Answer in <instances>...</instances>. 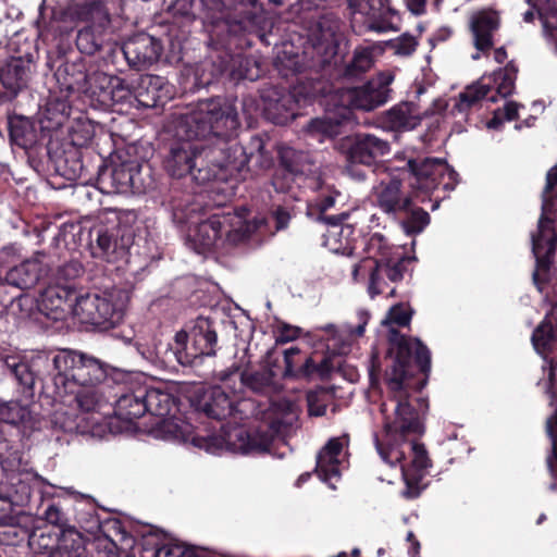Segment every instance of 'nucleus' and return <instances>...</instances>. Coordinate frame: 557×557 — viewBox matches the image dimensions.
Returning <instances> with one entry per match:
<instances>
[{
    "label": "nucleus",
    "instance_id": "nucleus-1",
    "mask_svg": "<svg viewBox=\"0 0 557 557\" xmlns=\"http://www.w3.org/2000/svg\"><path fill=\"white\" fill-rule=\"evenodd\" d=\"M239 126L235 104L224 98L200 101L180 117L163 165L173 177H190L205 184L244 178L249 157L243 146L207 147L205 141L224 143Z\"/></svg>",
    "mask_w": 557,
    "mask_h": 557
},
{
    "label": "nucleus",
    "instance_id": "nucleus-2",
    "mask_svg": "<svg viewBox=\"0 0 557 557\" xmlns=\"http://www.w3.org/2000/svg\"><path fill=\"white\" fill-rule=\"evenodd\" d=\"M389 342L397 347L396 356L386 370L387 388L395 403V418L389 421L386 417L383 433L375 435V447L385 463L391 467L400 465L406 484L403 495L416 498L425 486L422 481L431 467V460L422 444L405 440L408 434H420L423 431L408 401L411 392L408 366L411 350H414L422 371L430 368L431 358L429 349L420 341L407 339L396 330H391Z\"/></svg>",
    "mask_w": 557,
    "mask_h": 557
},
{
    "label": "nucleus",
    "instance_id": "nucleus-3",
    "mask_svg": "<svg viewBox=\"0 0 557 557\" xmlns=\"http://www.w3.org/2000/svg\"><path fill=\"white\" fill-rule=\"evenodd\" d=\"M394 76L381 74L377 79L369 81L359 87L343 88L332 96L333 109L327 110L323 117L311 120L307 132L318 141L338 134V127L352 117V109L372 111L385 104L389 98V84Z\"/></svg>",
    "mask_w": 557,
    "mask_h": 557
},
{
    "label": "nucleus",
    "instance_id": "nucleus-4",
    "mask_svg": "<svg viewBox=\"0 0 557 557\" xmlns=\"http://www.w3.org/2000/svg\"><path fill=\"white\" fill-rule=\"evenodd\" d=\"M53 398L62 399L79 386H100L108 376L109 366L100 359L72 349H61L52 358Z\"/></svg>",
    "mask_w": 557,
    "mask_h": 557
},
{
    "label": "nucleus",
    "instance_id": "nucleus-5",
    "mask_svg": "<svg viewBox=\"0 0 557 557\" xmlns=\"http://www.w3.org/2000/svg\"><path fill=\"white\" fill-rule=\"evenodd\" d=\"M245 210L228 211L213 214L209 219L189 226L187 244L198 253L213 249L223 240L237 245L247 239L257 228L256 221H249L244 214Z\"/></svg>",
    "mask_w": 557,
    "mask_h": 557
},
{
    "label": "nucleus",
    "instance_id": "nucleus-6",
    "mask_svg": "<svg viewBox=\"0 0 557 557\" xmlns=\"http://www.w3.org/2000/svg\"><path fill=\"white\" fill-rule=\"evenodd\" d=\"M164 429L172 434L174 440L184 443L190 442L194 446L203 448L211 454H216L223 448L242 454L263 453L270 445L269 436L251 434L242 426L230 429L222 426V434L207 437L193 435L191 426L184 422L180 424L166 421Z\"/></svg>",
    "mask_w": 557,
    "mask_h": 557
},
{
    "label": "nucleus",
    "instance_id": "nucleus-7",
    "mask_svg": "<svg viewBox=\"0 0 557 557\" xmlns=\"http://www.w3.org/2000/svg\"><path fill=\"white\" fill-rule=\"evenodd\" d=\"M128 301L129 295L123 289L86 294L76 299L73 312L82 322L107 330L123 320Z\"/></svg>",
    "mask_w": 557,
    "mask_h": 557
},
{
    "label": "nucleus",
    "instance_id": "nucleus-8",
    "mask_svg": "<svg viewBox=\"0 0 557 557\" xmlns=\"http://www.w3.org/2000/svg\"><path fill=\"white\" fill-rule=\"evenodd\" d=\"M557 164L546 174V184L542 195L543 214L539 220L537 232L532 234V252L536 259L537 269L534 273V281L541 271L548 267L550 257L557 248V230L547 214L554 209V199L557 197Z\"/></svg>",
    "mask_w": 557,
    "mask_h": 557
},
{
    "label": "nucleus",
    "instance_id": "nucleus-9",
    "mask_svg": "<svg viewBox=\"0 0 557 557\" xmlns=\"http://www.w3.org/2000/svg\"><path fill=\"white\" fill-rule=\"evenodd\" d=\"M404 259H387L385 252L377 258H366L354 265L351 275L354 281L359 282L368 277V294L371 298L388 290V296L396 295L395 287L389 288L391 283H397L404 278Z\"/></svg>",
    "mask_w": 557,
    "mask_h": 557
},
{
    "label": "nucleus",
    "instance_id": "nucleus-10",
    "mask_svg": "<svg viewBox=\"0 0 557 557\" xmlns=\"http://www.w3.org/2000/svg\"><path fill=\"white\" fill-rule=\"evenodd\" d=\"M408 168L412 175V194L421 202L429 200L431 193L438 186L442 185L445 190H453L458 183V174L438 158L409 160Z\"/></svg>",
    "mask_w": 557,
    "mask_h": 557
},
{
    "label": "nucleus",
    "instance_id": "nucleus-11",
    "mask_svg": "<svg viewBox=\"0 0 557 557\" xmlns=\"http://www.w3.org/2000/svg\"><path fill=\"white\" fill-rule=\"evenodd\" d=\"M251 407L249 400H237L235 395L230 396L222 386L209 388L200 404V409L212 419L222 420L232 417L235 422L247 418Z\"/></svg>",
    "mask_w": 557,
    "mask_h": 557
},
{
    "label": "nucleus",
    "instance_id": "nucleus-12",
    "mask_svg": "<svg viewBox=\"0 0 557 557\" xmlns=\"http://www.w3.org/2000/svg\"><path fill=\"white\" fill-rule=\"evenodd\" d=\"M21 457L17 451L12 459L1 461L4 479L0 480V499L14 506H24L30 499L32 490L25 475L18 471Z\"/></svg>",
    "mask_w": 557,
    "mask_h": 557
},
{
    "label": "nucleus",
    "instance_id": "nucleus-13",
    "mask_svg": "<svg viewBox=\"0 0 557 557\" xmlns=\"http://www.w3.org/2000/svg\"><path fill=\"white\" fill-rule=\"evenodd\" d=\"M358 323L352 325L351 323H345L341 329H337L334 324H325L323 326L315 327L314 332H322L325 334L320 337L326 341V347L333 354L344 355L350 349V346L355 341L362 337L366 332V326L370 320V314L366 310H359L357 312ZM319 336V334H317Z\"/></svg>",
    "mask_w": 557,
    "mask_h": 557
},
{
    "label": "nucleus",
    "instance_id": "nucleus-14",
    "mask_svg": "<svg viewBox=\"0 0 557 557\" xmlns=\"http://www.w3.org/2000/svg\"><path fill=\"white\" fill-rule=\"evenodd\" d=\"M499 27L500 16L495 10L483 9L471 14L469 28L472 35V44L476 49V52L471 55L472 60H479L491 51Z\"/></svg>",
    "mask_w": 557,
    "mask_h": 557
},
{
    "label": "nucleus",
    "instance_id": "nucleus-15",
    "mask_svg": "<svg viewBox=\"0 0 557 557\" xmlns=\"http://www.w3.org/2000/svg\"><path fill=\"white\" fill-rule=\"evenodd\" d=\"M389 152V144L372 134H357L348 150V160L351 163L347 166L348 173L363 180L364 174L356 171L354 164L371 165L377 158L384 157Z\"/></svg>",
    "mask_w": 557,
    "mask_h": 557
},
{
    "label": "nucleus",
    "instance_id": "nucleus-16",
    "mask_svg": "<svg viewBox=\"0 0 557 557\" xmlns=\"http://www.w3.org/2000/svg\"><path fill=\"white\" fill-rule=\"evenodd\" d=\"M348 445L347 436L333 437L324 445L317 456L315 473L331 488L341 478V465L345 459L344 448Z\"/></svg>",
    "mask_w": 557,
    "mask_h": 557
},
{
    "label": "nucleus",
    "instance_id": "nucleus-17",
    "mask_svg": "<svg viewBox=\"0 0 557 557\" xmlns=\"http://www.w3.org/2000/svg\"><path fill=\"white\" fill-rule=\"evenodd\" d=\"M162 52L158 39L147 34L129 38L123 46V53L128 64L137 70L147 69L156 63Z\"/></svg>",
    "mask_w": 557,
    "mask_h": 557
},
{
    "label": "nucleus",
    "instance_id": "nucleus-18",
    "mask_svg": "<svg viewBox=\"0 0 557 557\" xmlns=\"http://www.w3.org/2000/svg\"><path fill=\"white\" fill-rule=\"evenodd\" d=\"M249 364L250 359L247 357V350H244L243 356L240 357L239 362L237 364H234L228 370L221 372V381L227 382L231 375L242 371V384L250 388L252 392L270 396L280 391L281 385L275 382L274 375L271 371H261L255 373H246L245 371H243Z\"/></svg>",
    "mask_w": 557,
    "mask_h": 557
},
{
    "label": "nucleus",
    "instance_id": "nucleus-19",
    "mask_svg": "<svg viewBox=\"0 0 557 557\" xmlns=\"http://www.w3.org/2000/svg\"><path fill=\"white\" fill-rule=\"evenodd\" d=\"M557 335V301L552 306L549 312L546 314L544 321L534 330L532 335V343L539 354L543 356L546 364L548 366V384L547 389L550 388L554 370L556 364L554 358H549V351L555 344V336Z\"/></svg>",
    "mask_w": 557,
    "mask_h": 557
},
{
    "label": "nucleus",
    "instance_id": "nucleus-20",
    "mask_svg": "<svg viewBox=\"0 0 557 557\" xmlns=\"http://www.w3.org/2000/svg\"><path fill=\"white\" fill-rule=\"evenodd\" d=\"M190 345L186 347V362L190 358L215 354L216 333L207 318L199 317L189 330Z\"/></svg>",
    "mask_w": 557,
    "mask_h": 557
},
{
    "label": "nucleus",
    "instance_id": "nucleus-21",
    "mask_svg": "<svg viewBox=\"0 0 557 557\" xmlns=\"http://www.w3.org/2000/svg\"><path fill=\"white\" fill-rule=\"evenodd\" d=\"M0 422L15 426L23 433H30L39 428L40 419L30 404L9 400L0 403Z\"/></svg>",
    "mask_w": 557,
    "mask_h": 557
},
{
    "label": "nucleus",
    "instance_id": "nucleus-22",
    "mask_svg": "<svg viewBox=\"0 0 557 557\" xmlns=\"http://www.w3.org/2000/svg\"><path fill=\"white\" fill-rule=\"evenodd\" d=\"M401 181L393 177L382 181L375 187V201L379 208L387 214H396L410 208L411 197L401 191Z\"/></svg>",
    "mask_w": 557,
    "mask_h": 557
},
{
    "label": "nucleus",
    "instance_id": "nucleus-23",
    "mask_svg": "<svg viewBox=\"0 0 557 557\" xmlns=\"http://www.w3.org/2000/svg\"><path fill=\"white\" fill-rule=\"evenodd\" d=\"M77 298L69 285H51L41 294L40 308L47 315L53 314V319L58 320L66 310L74 309Z\"/></svg>",
    "mask_w": 557,
    "mask_h": 557
},
{
    "label": "nucleus",
    "instance_id": "nucleus-24",
    "mask_svg": "<svg viewBox=\"0 0 557 557\" xmlns=\"http://www.w3.org/2000/svg\"><path fill=\"white\" fill-rule=\"evenodd\" d=\"M98 182L108 194L139 189L135 183V168L126 163L116 164L101 171Z\"/></svg>",
    "mask_w": 557,
    "mask_h": 557
},
{
    "label": "nucleus",
    "instance_id": "nucleus-25",
    "mask_svg": "<svg viewBox=\"0 0 557 557\" xmlns=\"http://www.w3.org/2000/svg\"><path fill=\"white\" fill-rule=\"evenodd\" d=\"M47 269L39 258H33L13 267L7 273L8 284L21 289L34 287L45 275Z\"/></svg>",
    "mask_w": 557,
    "mask_h": 557
},
{
    "label": "nucleus",
    "instance_id": "nucleus-26",
    "mask_svg": "<svg viewBox=\"0 0 557 557\" xmlns=\"http://www.w3.org/2000/svg\"><path fill=\"white\" fill-rule=\"evenodd\" d=\"M145 396V386H138L134 391L121 395L116 400L114 414L119 421L127 424L125 429H128L134 420L147 412Z\"/></svg>",
    "mask_w": 557,
    "mask_h": 557
},
{
    "label": "nucleus",
    "instance_id": "nucleus-27",
    "mask_svg": "<svg viewBox=\"0 0 557 557\" xmlns=\"http://www.w3.org/2000/svg\"><path fill=\"white\" fill-rule=\"evenodd\" d=\"M32 67L30 58L14 57L11 58L0 69V83L9 91L16 94L25 86Z\"/></svg>",
    "mask_w": 557,
    "mask_h": 557
},
{
    "label": "nucleus",
    "instance_id": "nucleus-28",
    "mask_svg": "<svg viewBox=\"0 0 557 557\" xmlns=\"http://www.w3.org/2000/svg\"><path fill=\"white\" fill-rule=\"evenodd\" d=\"M263 102L265 114L276 124H284L295 117V100L289 92L271 89L263 96Z\"/></svg>",
    "mask_w": 557,
    "mask_h": 557
},
{
    "label": "nucleus",
    "instance_id": "nucleus-29",
    "mask_svg": "<svg viewBox=\"0 0 557 557\" xmlns=\"http://www.w3.org/2000/svg\"><path fill=\"white\" fill-rule=\"evenodd\" d=\"M133 240V233L129 228L120 226L100 227L97 230V247L103 256L123 252Z\"/></svg>",
    "mask_w": 557,
    "mask_h": 557
},
{
    "label": "nucleus",
    "instance_id": "nucleus-30",
    "mask_svg": "<svg viewBox=\"0 0 557 557\" xmlns=\"http://www.w3.org/2000/svg\"><path fill=\"white\" fill-rule=\"evenodd\" d=\"M298 418V407L294 401L281 399L273 403L268 414L269 426L273 433L284 432Z\"/></svg>",
    "mask_w": 557,
    "mask_h": 557
},
{
    "label": "nucleus",
    "instance_id": "nucleus-31",
    "mask_svg": "<svg viewBox=\"0 0 557 557\" xmlns=\"http://www.w3.org/2000/svg\"><path fill=\"white\" fill-rule=\"evenodd\" d=\"M422 120L418 107L411 102L395 106L386 113V122L394 129H413Z\"/></svg>",
    "mask_w": 557,
    "mask_h": 557
},
{
    "label": "nucleus",
    "instance_id": "nucleus-32",
    "mask_svg": "<svg viewBox=\"0 0 557 557\" xmlns=\"http://www.w3.org/2000/svg\"><path fill=\"white\" fill-rule=\"evenodd\" d=\"M490 89V86L482 84L468 86L453 99L450 114L454 116L461 115L462 119H466L469 111L488 94Z\"/></svg>",
    "mask_w": 557,
    "mask_h": 557
},
{
    "label": "nucleus",
    "instance_id": "nucleus-33",
    "mask_svg": "<svg viewBox=\"0 0 557 557\" xmlns=\"http://www.w3.org/2000/svg\"><path fill=\"white\" fill-rule=\"evenodd\" d=\"M82 79L77 81V89L88 92L98 98L102 103L104 92L110 90V87L116 76L108 75L103 72H94L91 74H82Z\"/></svg>",
    "mask_w": 557,
    "mask_h": 557
},
{
    "label": "nucleus",
    "instance_id": "nucleus-34",
    "mask_svg": "<svg viewBox=\"0 0 557 557\" xmlns=\"http://www.w3.org/2000/svg\"><path fill=\"white\" fill-rule=\"evenodd\" d=\"M280 161L286 173L293 177L304 175L310 171L308 154L290 147L280 149Z\"/></svg>",
    "mask_w": 557,
    "mask_h": 557
},
{
    "label": "nucleus",
    "instance_id": "nucleus-35",
    "mask_svg": "<svg viewBox=\"0 0 557 557\" xmlns=\"http://www.w3.org/2000/svg\"><path fill=\"white\" fill-rule=\"evenodd\" d=\"M375 46L358 47L354 51L352 59L345 67V76L355 77L368 72L374 65Z\"/></svg>",
    "mask_w": 557,
    "mask_h": 557
},
{
    "label": "nucleus",
    "instance_id": "nucleus-36",
    "mask_svg": "<svg viewBox=\"0 0 557 557\" xmlns=\"http://www.w3.org/2000/svg\"><path fill=\"white\" fill-rule=\"evenodd\" d=\"M57 557H86L84 537L74 528L62 531Z\"/></svg>",
    "mask_w": 557,
    "mask_h": 557
},
{
    "label": "nucleus",
    "instance_id": "nucleus-37",
    "mask_svg": "<svg viewBox=\"0 0 557 557\" xmlns=\"http://www.w3.org/2000/svg\"><path fill=\"white\" fill-rule=\"evenodd\" d=\"M145 394L147 412L157 417H165L170 414L173 406V399L169 393L145 386Z\"/></svg>",
    "mask_w": 557,
    "mask_h": 557
},
{
    "label": "nucleus",
    "instance_id": "nucleus-38",
    "mask_svg": "<svg viewBox=\"0 0 557 557\" xmlns=\"http://www.w3.org/2000/svg\"><path fill=\"white\" fill-rule=\"evenodd\" d=\"M79 17L89 23L88 26L98 28L99 32H104L110 24V16L107 8L101 1H90L82 7Z\"/></svg>",
    "mask_w": 557,
    "mask_h": 557
},
{
    "label": "nucleus",
    "instance_id": "nucleus-39",
    "mask_svg": "<svg viewBox=\"0 0 557 557\" xmlns=\"http://www.w3.org/2000/svg\"><path fill=\"white\" fill-rule=\"evenodd\" d=\"M67 395H74L78 408L86 412L100 409L104 403L99 386H79L75 392H69Z\"/></svg>",
    "mask_w": 557,
    "mask_h": 557
},
{
    "label": "nucleus",
    "instance_id": "nucleus-40",
    "mask_svg": "<svg viewBox=\"0 0 557 557\" xmlns=\"http://www.w3.org/2000/svg\"><path fill=\"white\" fill-rule=\"evenodd\" d=\"M141 88H146V94L141 90L137 92L138 101L145 107H156L162 102L164 87L162 78L159 76H148L141 79ZM168 92V89L165 90Z\"/></svg>",
    "mask_w": 557,
    "mask_h": 557
},
{
    "label": "nucleus",
    "instance_id": "nucleus-41",
    "mask_svg": "<svg viewBox=\"0 0 557 557\" xmlns=\"http://www.w3.org/2000/svg\"><path fill=\"white\" fill-rule=\"evenodd\" d=\"M104 32H99L94 26H86L78 30L76 46L82 53L95 54L103 44Z\"/></svg>",
    "mask_w": 557,
    "mask_h": 557
},
{
    "label": "nucleus",
    "instance_id": "nucleus-42",
    "mask_svg": "<svg viewBox=\"0 0 557 557\" xmlns=\"http://www.w3.org/2000/svg\"><path fill=\"white\" fill-rule=\"evenodd\" d=\"M517 69L511 64H507L493 74V81L498 95L508 97L513 92Z\"/></svg>",
    "mask_w": 557,
    "mask_h": 557
},
{
    "label": "nucleus",
    "instance_id": "nucleus-43",
    "mask_svg": "<svg viewBox=\"0 0 557 557\" xmlns=\"http://www.w3.org/2000/svg\"><path fill=\"white\" fill-rule=\"evenodd\" d=\"M385 46L398 57H409L416 51L418 40L410 34H403L397 38L387 40Z\"/></svg>",
    "mask_w": 557,
    "mask_h": 557
},
{
    "label": "nucleus",
    "instance_id": "nucleus-44",
    "mask_svg": "<svg viewBox=\"0 0 557 557\" xmlns=\"http://www.w3.org/2000/svg\"><path fill=\"white\" fill-rule=\"evenodd\" d=\"M329 370V361L323 358L319 363L311 356L302 354L301 363L297 370L298 379H309L313 374L324 375Z\"/></svg>",
    "mask_w": 557,
    "mask_h": 557
},
{
    "label": "nucleus",
    "instance_id": "nucleus-45",
    "mask_svg": "<svg viewBox=\"0 0 557 557\" xmlns=\"http://www.w3.org/2000/svg\"><path fill=\"white\" fill-rule=\"evenodd\" d=\"M430 223V215L423 209L417 208L409 212V216L403 221L404 231L408 234H419Z\"/></svg>",
    "mask_w": 557,
    "mask_h": 557
},
{
    "label": "nucleus",
    "instance_id": "nucleus-46",
    "mask_svg": "<svg viewBox=\"0 0 557 557\" xmlns=\"http://www.w3.org/2000/svg\"><path fill=\"white\" fill-rule=\"evenodd\" d=\"M132 96L129 88L125 85L124 81L115 77L110 87V90L104 92L103 104H113L127 101Z\"/></svg>",
    "mask_w": 557,
    "mask_h": 557
},
{
    "label": "nucleus",
    "instance_id": "nucleus-47",
    "mask_svg": "<svg viewBox=\"0 0 557 557\" xmlns=\"http://www.w3.org/2000/svg\"><path fill=\"white\" fill-rule=\"evenodd\" d=\"M154 557H202L193 547L178 543H166L156 550Z\"/></svg>",
    "mask_w": 557,
    "mask_h": 557
},
{
    "label": "nucleus",
    "instance_id": "nucleus-48",
    "mask_svg": "<svg viewBox=\"0 0 557 557\" xmlns=\"http://www.w3.org/2000/svg\"><path fill=\"white\" fill-rule=\"evenodd\" d=\"M302 352L297 347H290L284 351L285 369L283 376L297 377V370L301 363Z\"/></svg>",
    "mask_w": 557,
    "mask_h": 557
},
{
    "label": "nucleus",
    "instance_id": "nucleus-49",
    "mask_svg": "<svg viewBox=\"0 0 557 557\" xmlns=\"http://www.w3.org/2000/svg\"><path fill=\"white\" fill-rule=\"evenodd\" d=\"M15 380L25 388L32 391L35 384V375L30 371L29 366L25 362L16 363L11 368Z\"/></svg>",
    "mask_w": 557,
    "mask_h": 557
},
{
    "label": "nucleus",
    "instance_id": "nucleus-50",
    "mask_svg": "<svg viewBox=\"0 0 557 557\" xmlns=\"http://www.w3.org/2000/svg\"><path fill=\"white\" fill-rule=\"evenodd\" d=\"M518 109L519 104L512 101L506 102L503 109H498L495 112L494 117L487 123V126L490 128H497L502 124V117L500 115H504V117L507 121H512L518 119Z\"/></svg>",
    "mask_w": 557,
    "mask_h": 557
},
{
    "label": "nucleus",
    "instance_id": "nucleus-51",
    "mask_svg": "<svg viewBox=\"0 0 557 557\" xmlns=\"http://www.w3.org/2000/svg\"><path fill=\"white\" fill-rule=\"evenodd\" d=\"M410 320L411 313L401 304H398L389 309L383 323H394L399 326H406L410 323Z\"/></svg>",
    "mask_w": 557,
    "mask_h": 557
},
{
    "label": "nucleus",
    "instance_id": "nucleus-52",
    "mask_svg": "<svg viewBox=\"0 0 557 557\" xmlns=\"http://www.w3.org/2000/svg\"><path fill=\"white\" fill-rule=\"evenodd\" d=\"M327 397V394L324 392L321 393H309L307 397L308 401V410L311 416L321 417L326 413V405L324 403V398Z\"/></svg>",
    "mask_w": 557,
    "mask_h": 557
},
{
    "label": "nucleus",
    "instance_id": "nucleus-53",
    "mask_svg": "<svg viewBox=\"0 0 557 557\" xmlns=\"http://www.w3.org/2000/svg\"><path fill=\"white\" fill-rule=\"evenodd\" d=\"M45 519L50 524L63 528L65 525V517L59 507L55 505H50L45 510Z\"/></svg>",
    "mask_w": 557,
    "mask_h": 557
},
{
    "label": "nucleus",
    "instance_id": "nucleus-54",
    "mask_svg": "<svg viewBox=\"0 0 557 557\" xmlns=\"http://www.w3.org/2000/svg\"><path fill=\"white\" fill-rule=\"evenodd\" d=\"M255 147L258 150V153L255 156L251 153V158H257L259 160V168L260 169H267L271 165L272 159L271 157L264 151L262 140L257 138L253 140Z\"/></svg>",
    "mask_w": 557,
    "mask_h": 557
},
{
    "label": "nucleus",
    "instance_id": "nucleus-55",
    "mask_svg": "<svg viewBox=\"0 0 557 557\" xmlns=\"http://www.w3.org/2000/svg\"><path fill=\"white\" fill-rule=\"evenodd\" d=\"M388 0H360L359 8L364 13L379 12L386 8Z\"/></svg>",
    "mask_w": 557,
    "mask_h": 557
},
{
    "label": "nucleus",
    "instance_id": "nucleus-56",
    "mask_svg": "<svg viewBox=\"0 0 557 557\" xmlns=\"http://www.w3.org/2000/svg\"><path fill=\"white\" fill-rule=\"evenodd\" d=\"M273 218H274V221H275V228L276 230L285 228L288 225V222L290 220L289 213L285 209H283V208H277L273 212Z\"/></svg>",
    "mask_w": 557,
    "mask_h": 557
},
{
    "label": "nucleus",
    "instance_id": "nucleus-57",
    "mask_svg": "<svg viewBox=\"0 0 557 557\" xmlns=\"http://www.w3.org/2000/svg\"><path fill=\"white\" fill-rule=\"evenodd\" d=\"M552 440L553 454L547 458V467L550 474L556 478L557 476V468L555 465V460H557V434H553L549 436Z\"/></svg>",
    "mask_w": 557,
    "mask_h": 557
},
{
    "label": "nucleus",
    "instance_id": "nucleus-58",
    "mask_svg": "<svg viewBox=\"0 0 557 557\" xmlns=\"http://www.w3.org/2000/svg\"><path fill=\"white\" fill-rule=\"evenodd\" d=\"M298 335H299L298 327L284 325L281 327L278 339L282 342H289V341H294L295 338H297Z\"/></svg>",
    "mask_w": 557,
    "mask_h": 557
},
{
    "label": "nucleus",
    "instance_id": "nucleus-59",
    "mask_svg": "<svg viewBox=\"0 0 557 557\" xmlns=\"http://www.w3.org/2000/svg\"><path fill=\"white\" fill-rule=\"evenodd\" d=\"M428 0H405L407 8L416 15H421L425 12Z\"/></svg>",
    "mask_w": 557,
    "mask_h": 557
},
{
    "label": "nucleus",
    "instance_id": "nucleus-60",
    "mask_svg": "<svg viewBox=\"0 0 557 557\" xmlns=\"http://www.w3.org/2000/svg\"><path fill=\"white\" fill-rule=\"evenodd\" d=\"M330 221H332V227L329 230V237H336L338 235H342L345 231L348 233L350 232L349 227H344L337 223V219L330 218Z\"/></svg>",
    "mask_w": 557,
    "mask_h": 557
},
{
    "label": "nucleus",
    "instance_id": "nucleus-61",
    "mask_svg": "<svg viewBox=\"0 0 557 557\" xmlns=\"http://www.w3.org/2000/svg\"><path fill=\"white\" fill-rule=\"evenodd\" d=\"M79 271L81 267L77 263H70L61 269V272L64 273L66 280L78 275Z\"/></svg>",
    "mask_w": 557,
    "mask_h": 557
},
{
    "label": "nucleus",
    "instance_id": "nucleus-62",
    "mask_svg": "<svg viewBox=\"0 0 557 557\" xmlns=\"http://www.w3.org/2000/svg\"><path fill=\"white\" fill-rule=\"evenodd\" d=\"M335 203V197L333 195L322 196L318 202L320 210L325 211L333 207Z\"/></svg>",
    "mask_w": 557,
    "mask_h": 557
},
{
    "label": "nucleus",
    "instance_id": "nucleus-63",
    "mask_svg": "<svg viewBox=\"0 0 557 557\" xmlns=\"http://www.w3.org/2000/svg\"><path fill=\"white\" fill-rule=\"evenodd\" d=\"M392 25L388 24V23H384V22H372L370 24V29L374 30V32H377V33H385L389 29H392Z\"/></svg>",
    "mask_w": 557,
    "mask_h": 557
},
{
    "label": "nucleus",
    "instance_id": "nucleus-64",
    "mask_svg": "<svg viewBox=\"0 0 557 557\" xmlns=\"http://www.w3.org/2000/svg\"><path fill=\"white\" fill-rule=\"evenodd\" d=\"M546 430L549 436L557 434V412L547 420Z\"/></svg>",
    "mask_w": 557,
    "mask_h": 557
}]
</instances>
